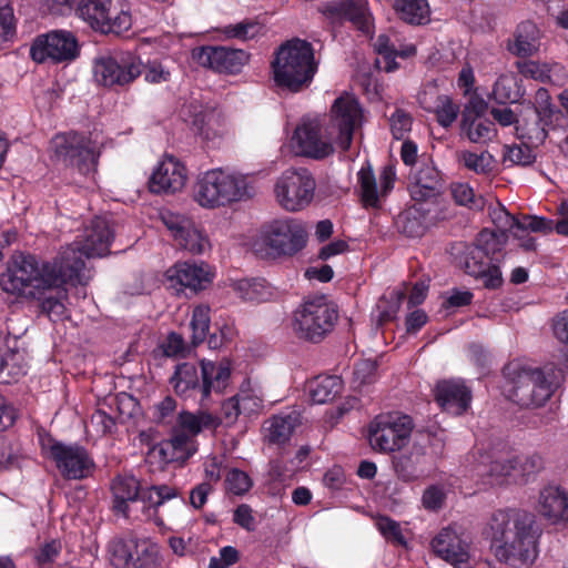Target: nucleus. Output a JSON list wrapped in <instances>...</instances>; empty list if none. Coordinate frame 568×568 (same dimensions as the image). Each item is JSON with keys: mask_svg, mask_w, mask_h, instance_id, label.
Here are the masks:
<instances>
[{"mask_svg": "<svg viewBox=\"0 0 568 568\" xmlns=\"http://www.w3.org/2000/svg\"><path fill=\"white\" fill-rule=\"evenodd\" d=\"M496 557L510 566L532 564L537 558L539 529L535 515L520 508L495 510L484 530Z\"/></svg>", "mask_w": 568, "mask_h": 568, "instance_id": "1", "label": "nucleus"}, {"mask_svg": "<svg viewBox=\"0 0 568 568\" xmlns=\"http://www.w3.org/2000/svg\"><path fill=\"white\" fill-rule=\"evenodd\" d=\"M70 261L74 263L72 250H61L52 262L41 264L32 254L16 252L11 255L0 282L6 292L18 295H34L32 290L45 291L62 284L73 285L78 275L74 270L70 273Z\"/></svg>", "mask_w": 568, "mask_h": 568, "instance_id": "2", "label": "nucleus"}, {"mask_svg": "<svg viewBox=\"0 0 568 568\" xmlns=\"http://www.w3.org/2000/svg\"><path fill=\"white\" fill-rule=\"evenodd\" d=\"M559 362H547L540 366L524 365L518 359L508 362L503 375L511 384L509 396L521 407L544 406L562 385L568 357Z\"/></svg>", "mask_w": 568, "mask_h": 568, "instance_id": "3", "label": "nucleus"}, {"mask_svg": "<svg viewBox=\"0 0 568 568\" xmlns=\"http://www.w3.org/2000/svg\"><path fill=\"white\" fill-rule=\"evenodd\" d=\"M275 85L284 92L307 90L318 71V61L311 42L294 38L282 43L271 63Z\"/></svg>", "mask_w": 568, "mask_h": 568, "instance_id": "4", "label": "nucleus"}, {"mask_svg": "<svg viewBox=\"0 0 568 568\" xmlns=\"http://www.w3.org/2000/svg\"><path fill=\"white\" fill-rule=\"evenodd\" d=\"M307 241L304 222L286 216L262 224L252 248L257 257L276 261L295 256L306 247Z\"/></svg>", "mask_w": 568, "mask_h": 568, "instance_id": "5", "label": "nucleus"}, {"mask_svg": "<svg viewBox=\"0 0 568 568\" xmlns=\"http://www.w3.org/2000/svg\"><path fill=\"white\" fill-rule=\"evenodd\" d=\"M202 383L199 381V374L195 365L183 363L176 366L173 376L170 379L175 393L181 397H191L200 394V402L203 404L209 399L212 390L222 393L229 386L231 381V363L223 359L219 364L203 358L201 362Z\"/></svg>", "mask_w": 568, "mask_h": 568, "instance_id": "6", "label": "nucleus"}, {"mask_svg": "<svg viewBox=\"0 0 568 568\" xmlns=\"http://www.w3.org/2000/svg\"><path fill=\"white\" fill-rule=\"evenodd\" d=\"M114 239V230L106 217L95 216L84 229L81 236L61 250H72L74 263L69 262L70 273L75 271L78 277L73 286L85 285L90 280V270L85 267V260L102 257L110 253V246Z\"/></svg>", "mask_w": 568, "mask_h": 568, "instance_id": "7", "label": "nucleus"}, {"mask_svg": "<svg viewBox=\"0 0 568 568\" xmlns=\"http://www.w3.org/2000/svg\"><path fill=\"white\" fill-rule=\"evenodd\" d=\"M194 200L206 209H214L248 196L246 180L220 169L209 170L197 178Z\"/></svg>", "mask_w": 568, "mask_h": 568, "instance_id": "8", "label": "nucleus"}, {"mask_svg": "<svg viewBox=\"0 0 568 568\" xmlns=\"http://www.w3.org/2000/svg\"><path fill=\"white\" fill-rule=\"evenodd\" d=\"M141 57L132 51H118L94 59L95 82L109 90L119 91L131 85L143 73Z\"/></svg>", "mask_w": 568, "mask_h": 568, "instance_id": "9", "label": "nucleus"}, {"mask_svg": "<svg viewBox=\"0 0 568 568\" xmlns=\"http://www.w3.org/2000/svg\"><path fill=\"white\" fill-rule=\"evenodd\" d=\"M337 318V310L325 296H317L305 301L295 312L296 331L300 337L320 343L333 331Z\"/></svg>", "mask_w": 568, "mask_h": 568, "instance_id": "10", "label": "nucleus"}, {"mask_svg": "<svg viewBox=\"0 0 568 568\" xmlns=\"http://www.w3.org/2000/svg\"><path fill=\"white\" fill-rule=\"evenodd\" d=\"M75 11L94 31L104 34L121 36L132 27L130 10H116L113 0H79Z\"/></svg>", "mask_w": 568, "mask_h": 568, "instance_id": "11", "label": "nucleus"}, {"mask_svg": "<svg viewBox=\"0 0 568 568\" xmlns=\"http://www.w3.org/2000/svg\"><path fill=\"white\" fill-rule=\"evenodd\" d=\"M90 139L74 131L58 133L51 140L54 156L67 166L87 175L97 171L100 153L90 146Z\"/></svg>", "mask_w": 568, "mask_h": 568, "instance_id": "12", "label": "nucleus"}, {"mask_svg": "<svg viewBox=\"0 0 568 568\" xmlns=\"http://www.w3.org/2000/svg\"><path fill=\"white\" fill-rule=\"evenodd\" d=\"M413 428V419L408 415H379L369 425V444L381 453L400 450L408 443Z\"/></svg>", "mask_w": 568, "mask_h": 568, "instance_id": "13", "label": "nucleus"}, {"mask_svg": "<svg viewBox=\"0 0 568 568\" xmlns=\"http://www.w3.org/2000/svg\"><path fill=\"white\" fill-rule=\"evenodd\" d=\"M77 37L67 30H52L34 38L30 47V57L37 63H70L80 55Z\"/></svg>", "mask_w": 568, "mask_h": 568, "instance_id": "14", "label": "nucleus"}, {"mask_svg": "<svg viewBox=\"0 0 568 568\" xmlns=\"http://www.w3.org/2000/svg\"><path fill=\"white\" fill-rule=\"evenodd\" d=\"M316 182L305 169L285 171L275 184V194L280 205L288 212L305 209L313 200Z\"/></svg>", "mask_w": 568, "mask_h": 568, "instance_id": "15", "label": "nucleus"}, {"mask_svg": "<svg viewBox=\"0 0 568 568\" xmlns=\"http://www.w3.org/2000/svg\"><path fill=\"white\" fill-rule=\"evenodd\" d=\"M48 453L64 479H85L95 469L93 457L87 448L79 444H64L59 440H52L48 446Z\"/></svg>", "mask_w": 568, "mask_h": 568, "instance_id": "16", "label": "nucleus"}, {"mask_svg": "<svg viewBox=\"0 0 568 568\" xmlns=\"http://www.w3.org/2000/svg\"><path fill=\"white\" fill-rule=\"evenodd\" d=\"M294 145L300 155L323 160L334 153L335 135L327 128L325 132L317 119H304L295 129Z\"/></svg>", "mask_w": 568, "mask_h": 568, "instance_id": "17", "label": "nucleus"}, {"mask_svg": "<svg viewBox=\"0 0 568 568\" xmlns=\"http://www.w3.org/2000/svg\"><path fill=\"white\" fill-rule=\"evenodd\" d=\"M362 119V108L351 94H342L331 106V119L327 125L334 132L335 144L342 150L351 148L355 128Z\"/></svg>", "mask_w": 568, "mask_h": 568, "instance_id": "18", "label": "nucleus"}, {"mask_svg": "<svg viewBox=\"0 0 568 568\" xmlns=\"http://www.w3.org/2000/svg\"><path fill=\"white\" fill-rule=\"evenodd\" d=\"M192 57L200 65L226 74L240 73L250 60V53L246 51L223 45L195 48Z\"/></svg>", "mask_w": 568, "mask_h": 568, "instance_id": "19", "label": "nucleus"}, {"mask_svg": "<svg viewBox=\"0 0 568 568\" xmlns=\"http://www.w3.org/2000/svg\"><path fill=\"white\" fill-rule=\"evenodd\" d=\"M162 221L179 247L192 254H202L210 246L207 236L191 219L165 212L162 214Z\"/></svg>", "mask_w": 568, "mask_h": 568, "instance_id": "20", "label": "nucleus"}, {"mask_svg": "<svg viewBox=\"0 0 568 568\" xmlns=\"http://www.w3.org/2000/svg\"><path fill=\"white\" fill-rule=\"evenodd\" d=\"M567 128V122L555 121L550 116L539 114L535 109H524L515 126L517 138L535 146L544 144L550 132H566Z\"/></svg>", "mask_w": 568, "mask_h": 568, "instance_id": "21", "label": "nucleus"}, {"mask_svg": "<svg viewBox=\"0 0 568 568\" xmlns=\"http://www.w3.org/2000/svg\"><path fill=\"white\" fill-rule=\"evenodd\" d=\"M435 400L446 413L460 416L470 407L473 394L462 378L438 381L434 389Z\"/></svg>", "mask_w": 568, "mask_h": 568, "instance_id": "22", "label": "nucleus"}, {"mask_svg": "<svg viewBox=\"0 0 568 568\" xmlns=\"http://www.w3.org/2000/svg\"><path fill=\"white\" fill-rule=\"evenodd\" d=\"M485 110L484 101H471L462 111L460 134L471 143L486 144L497 136L495 123L483 118Z\"/></svg>", "mask_w": 568, "mask_h": 568, "instance_id": "23", "label": "nucleus"}, {"mask_svg": "<svg viewBox=\"0 0 568 568\" xmlns=\"http://www.w3.org/2000/svg\"><path fill=\"white\" fill-rule=\"evenodd\" d=\"M196 440L179 428H173L171 437L154 445L149 450V458L160 464L185 463L196 452Z\"/></svg>", "mask_w": 568, "mask_h": 568, "instance_id": "24", "label": "nucleus"}, {"mask_svg": "<svg viewBox=\"0 0 568 568\" xmlns=\"http://www.w3.org/2000/svg\"><path fill=\"white\" fill-rule=\"evenodd\" d=\"M463 267L467 275L481 281L487 290H498L504 284L500 266L490 263L484 252L475 245L466 247Z\"/></svg>", "mask_w": 568, "mask_h": 568, "instance_id": "25", "label": "nucleus"}, {"mask_svg": "<svg viewBox=\"0 0 568 568\" xmlns=\"http://www.w3.org/2000/svg\"><path fill=\"white\" fill-rule=\"evenodd\" d=\"M434 552L455 568H466L469 560V542L455 529L443 528L433 539Z\"/></svg>", "mask_w": 568, "mask_h": 568, "instance_id": "26", "label": "nucleus"}, {"mask_svg": "<svg viewBox=\"0 0 568 568\" xmlns=\"http://www.w3.org/2000/svg\"><path fill=\"white\" fill-rule=\"evenodd\" d=\"M186 182V168L173 156L159 163L149 179V190L152 193H175L181 191Z\"/></svg>", "mask_w": 568, "mask_h": 568, "instance_id": "27", "label": "nucleus"}, {"mask_svg": "<svg viewBox=\"0 0 568 568\" xmlns=\"http://www.w3.org/2000/svg\"><path fill=\"white\" fill-rule=\"evenodd\" d=\"M537 513L552 525L568 524V490L557 485H547L539 490Z\"/></svg>", "mask_w": 568, "mask_h": 568, "instance_id": "28", "label": "nucleus"}, {"mask_svg": "<svg viewBox=\"0 0 568 568\" xmlns=\"http://www.w3.org/2000/svg\"><path fill=\"white\" fill-rule=\"evenodd\" d=\"M409 192L414 201L424 202L435 197L442 186L440 172L429 162L419 161L409 172Z\"/></svg>", "mask_w": 568, "mask_h": 568, "instance_id": "29", "label": "nucleus"}, {"mask_svg": "<svg viewBox=\"0 0 568 568\" xmlns=\"http://www.w3.org/2000/svg\"><path fill=\"white\" fill-rule=\"evenodd\" d=\"M113 510L125 518H139L138 504L140 497V484L134 476L116 477L112 481Z\"/></svg>", "mask_w": 568, "mask_h": 568, "instance_id": "30", "label": "nucleus"}, {"mask_svg": "<svg viewBox=\"0 0 568 568\" xmlns=\"http://www.w3.org/2000/svg\"><path fill=\"white\" fill-rule=\"evenodd\" d=\"M323 13L333 22H352L359 31L368 33L371 30V18L362 0H343L329 3Z\"/></svg>", "mask_w": 568, "mask_h": 568, "instance_id": "31", "label": "nucleus"}, {"mask_svg": "<svg viewBox=\"0 0 568 568\" xmlns=\"http://www.w3.org/2000/svg\"><path fill=\"white\" fill-rule=\"evenodd\" d=\"M433 463L428 458V452L422 444L414 443L410 450L395 458L394 469L404 481H413L419 478Z\"/></svg>", "mask_w": 568, "mask_h": 568, "instance_id": "32", "label": "nucleus"}, {"mask_svg": "<svg viewBox=\"0 0 568 568\" xmlns=\"http://www.w3.org/2000/svg\"><path fill=\"white\" fill-rule=\"evenodd\" d=\"M210 307L205 305H199L194 307L191 318V329H192V346H197L207 339V346L211 351L222 349L226 346L224 342V337L220 336V331L210 333Z\"/></svg>", "mask_w": 568, "mask_h": 568, "instance_id": "33", "label": "nucleus"}, {"mask_svg": "<svg viewBox=\"0 0 568 568\" xmlns=\"http://www.w3.org/2000/svg\"><path fill=\"white\" fill-rule=\"evenodd\" d=\"M206 268L207 265L204 264L197 265L189 262L178 263L174 266V273L170 277L175 278L181 286L196 293L206 288L212 282L211 274Z\"/></svg>", "mask_w": 568, "mask_h": 568, "instance_id": "34", "label": "nucleus"}, {"mask_svg": "<svg viewBox=\"0 0 568 568\" xmlns=\"http://www.w3.org/2000/svg\"><path fill=\"white\" fill-rule=\"evenodd\" d=\"M507 241L508 233L505 231H490L488 229H484L478 233L476 242L473 245L480 248L490 263L499 265L506 255L505 246Z\"/></svg>", "mask_w": 568, "mask_h": 568, "instance_id": "35", "label": "nucleus"}, {"mask_svg": "<svg viewBox=\"0 0 568 568\" xmlns=\"http://www.w3.org/2000/svg\"><path fill=\"white\" fill-rule=\"evenodd\" d=\"M539 30L531 21H524L518 24L515 40L508 45V50L519 57L527 58L538 51Z\"/></svg>", "mask_w": 568, "mask_h": 568, "instance_id": "36", "label": "nucleus"}, {"mask_svg": "<svg viewBox=\"0 0 568 568\" xmlns=\"http://www.w3.org/2000/svg\"><path fill=\"white\" fill-rule=\"evenodd\" d=\"M192 131L207 142L221 136L223 132L221 113L215 109H205L194 113Z\"/></svg>", "mask_w": 568, "mask_h": 568, "instance_id": "37", "label": "nucleus"}, {"mask_svg": "<svg viewBox=\"0 0 568 568\" xmlns=\"http://www.w3.org/2000/svg\"><path fill=\"white\" fill-rule=\"evenodd\" d=\"M267 424L266 439L268 443L282 445L291 438L294 429L300 424V414L291 412L285 415H276L268 419Z\"/></svg>", "mask_w": 568, "mask_h": 568, "instance_id": "38", "label": "nucleus"}, {"mask_svg": "<svg viewBox=\"0 0 568 568\" xmlns=\"http://www.w3.org/2000/svg\"><path fill=\"white\" fill-rule=\"evenodd\" d=\"M501 215L506 220L504 225L515 230V237H520L519 232L527 233L528 231L549 234L554 231L555 227L554 221L544 216L523 215L519 219L511 214Z\"/></svg>", "mask_w": 568, "mask_h": 568, "instance_id": "39", "label": "nucleus"}, {"mask_svg": "<svg viewBox=\"0 0 568 568\" xmlns=\"http://www.w3.org/2000/svg\"><path fill=\"white\" fill-rule=\"evenodd\" d=\"M393 8L398 18L408 24L422 26L429 21L427 0H394Z\"/></svg>", "mask_w": 568, "mask_h": 568, "instance_id": "40", "label": "nucleus"}, {"mask_svg": "<svg viewBox=\"0 0 568 568\" xmlns=\"http://www.w3.org/2000/svg\"><path fill=\"white\" fill-rule=\"evenodd\" d=\"M138 541L132 535L113 538L108 546L111 564L116 568H131Z\"/></svg>", "mask_w": 568, "mask_h": 568, "instance_id": "41", "label": "nucleus"}, {"mask_svg": "<svg viewBox=\"0 0 568 568\" xmlns=\"http://www.w3.org/2000/svg\"><path fill=\"white\" fill-rule=\"evenodd\" d=\"M516 475L514 456L491 460L483 474L485 484L490 486L517 484Z\"/></svg>", "mask_w": 568, "mask_h": 568, "instance_id": "42", "label": "nucleus"}, {"mask_svg": "<svg viewBox=\"0 0 568 568\" xmlns=\"http://www.w3.org/2000/svg\"><path fill=\"white\" fill-rule=\"evenodd\" d=\"M343 388V382L337 376H317L308 384L311 400L314 404L332 402Z\"/></svg>", "mask_w": 568, "mask_h": 568, "instance_id": "43", "label": "nucleus"}, {"mask_svg": "<svg viewBox=\"0 0 568 568\" xmlns=\"http://www.w3.org/2000/svg\"><path fill=\"white\" fill-rule=\"evenodd\" d=\"M234 288L240 297L246 302L262 303L272 296L271 287L264 278L240 280Z\"/></svg>", "mask_w": 568, "mask_h": 568, "instance_id": "44", "label": "nucleus"}, {"mask_svg": "<svg viewBox=\"0 0 568 568\" xmlns=\"http://www.w3.org/2000/svg\"><path fill=\"white\" fill-rule=\"evenodd\" d=\"M159 547L145 539H139L131 568H161Z\"/></svg>", "mask_w": 568, "mask_h": 568, "instance_id": "45", "label": "nucleus"}, {"mask_svg": "<svg viewBox=\"0 0 568 568\" xmlns=\"http://www.w3.org/2000/svg\"><path fill=\"white\" fill-rule=\"evenodd\" d=\"M361 186V201L364 207H379L378 189L373 170L362 168L357 174Z\"/></svg>", "mask_w": 568, "mask_h": 568, "instance_id": "46", "label": "nucleus"}, {"mask_svg": "<svg viewBox=\"0 0 568 568\" xmlns=\"http://www.w3.org/2000/svg\"><path fill=\"white\" fill-rule=\"evenodd\" d=\"M374 48L375 52L381 57V59L376 60L377 68L383 69L386 72H393L398 68V63L396 62L398 53L387 34H379L376 38Z\"/></svg>", "mask_w": 568, "mask_h": 568, "instance_id": "47", "label": "nucleus"}, {"mask_svg": "<svg viewBox=\"0 0 568 568\" xmlns=\"http://www.w3.org/2000/svg\"><path fill=\"white\" fill-rule=\"evenodd\" d=\"M212 423L213 417L207 413L196 415L190 412H182L179 414L178 426L175 428L186 432L187 435L195 438L203 427H209Z\"/></svg>", "mask_w": 568, "mask_h": 568, "instance_id": "48", "label": "nucleus"}, {"mask_svg": "<svg viewBox=\"0 0 568 568\" xmlns=\"http://www.w3.org/2000/svg\"><path fill=\"white\" fill-rule=\"evenodd\" d=\"M526 109H535L539 114L550 116L555 121H561L568 123V118L565 113L557 109L551 103V97L549 91L545 88H539L535 93V101L532 104L528 105Z\"/></svg>", "mask_w": 568, "mask_h": 568, "instance_id": "49", "label": "nucleus"}, {"mask_svg": "<svg viewBox=\"0 0 568 568\" xmlns=\"http://www.w3.org/2000/svg\"><path fill=\"white\" fill-rule=\"evenodd\" d=\"M64 285L54 287L55 294L44 296L40 303L41 311L49 317L55 316L58 320H62L65 316L67 307L64 301L68 300V291Z\"/></svg>", "mask_w": 568, "mask_h": 568, "instance_id": "50", "label": "nucleus"}, {"mask_svg": "<svg viewBox=\"0 0 568 568\" xmlns=\"http://www.w3.org/2000/svg\"><path fill=\"white\" fill-rule=\"evenodd\" d=\"M517 484H526L531 476L539 473L542 467V458L539 455L514 456Z\"/></svg>", "mask_w": 568, "mask_h": 568, "instance_id": "51", "label": "nucleus"}, {"mask_svg": "<svg viewBox=\"0 0 568 568\" xmlns=\"http://www.w3.org/2000/svg\"><path fill=\"white\" fill-rule=\"evenodd\" d=\"M260 31V23L250 19H245L235 24H227L222 29V33L225 38L237 39L242 41L254 39L258 36Z\"/></svg>", "mask_w": 568, "mask_h": 568, "instance_id": "52", "label": "nucleus"}, {"mask_svg": "<svg viewBox=\"0 0 568 568\" xmlns=\"http://www.w3.org/2000/svg\"><path fill=\"white\" fill-rule=\"evenodd\" d=\"M459 162L476 174H486L491 170L493 156L487 151L477 154L466 150L460 153Z\"/></svg>", "mask_w": 568, "mask_h": 568, "instance_id": "53", "label": "nucleus"}, {"mask_svg": "<svg viewBox=\"0 0 568 568\" xmlns=\"http://www.w3.org/2000/svg\"><path fill=\"white\" fill-rule=\"evenodd\" d=\"M27 373L22 357H0V383L11 384Z\"/></svg>", "mask_w": 568, "mask_h": 568, "instance_id": "54", "label": "nucleus"}, {"mask_svg": "<svg viewBox=\"0 0 568 568\" xmlns=\"http://www.w3.org/2000/svg\"><path fill=\"white\" fill-rule=\"evenodd\" d=\"M450 194L458 205L469 209H480L484 205L483 197H476L474 189L468 183H452Z\"/></svg>", "mask_w": 568, "mask_h": 568, "instance_id": "55", "label": "nucleus"}, {"mask_svg": "<svg viewBox=\"0 0 568 568\" xmlns=\"http://www.w3.org/2000/svg\"><path fill=\"white\" fill-rule=\"evenodd\" d=\"M253 486V480L243 470L239 468L230 469L225 475V490L235 496L246 494Z\"/></svg>", "mask_w": 568, "mask_h": 568, "instance_id": "56", "label": "nucleus"}, {"mask_svg": "<svg viewBox=\"0 0 568 568\" xmlns=\"http://www.w3.org/2000/svg\"><path fill=\"white\" fill-rule=\"evenodd\" d=\"M517 71L527 79H534L540 82L551 80L550 68L547 63H540L532 60H523L516 62Z\"/></svg>", "mask_w": 568, "mask_h": 568, "instance_id": "57", "label": "nucleus"}, {"mask_svg": "<svg viewBox=\"0 0 568 568\" xmlns=\"http://www.w3.org/2000/svg\"><path fill=\"white\" fill-rule=\"evenodd\" d=\"M459 105L447 95H440L435 109L436 120L443 128H449L457 119Z\"/></svg>", "mask_w": 568, "mask_h": 568, "instance_id": "58", "label": "nucleus"}, {"mask_svg": "<svg viewBox=\"0 0 568 568\" xmlns=\"http://www.w3.org/2000/svg\"><path fill=\"white\" fill-rule=\"evenodd\" d=\"M416 444H422L428 452V458L434 464L436 459L443 456L445 449L444 434L422 433L417 436Z\"/></svg>", "mask_w": 568, "mask_h": 568, "instance_id": "59", "label": "nucleus"}, {"mask_svg": "<svg viewBox=\"0 0 568 568\" xmlns=\"http://www.w3.org/2000/svg\"><path fill=\"white\" fill-rule=\"evenodd\" d=\"M376 527L387 541L398 546L406 545V540L403 535L402 528L399 524L394 519L387 516H381L376 520Z\"/></svg>", "mask_w": 568, "mask_h": 568, "instance_id": "60", "label": "nucleus"}, {"mask_svg": "<svg viewBox=\"0 0 568 568\" xmlns=\"http://www.w3.org/2000/svg\"><path fill=\"white\" fill-rule=\"evenodd\" d=\"M515 83L507 77H499L494 83L491 98L498 104H507L508 102H515L517 99V92L514 89Z\"/></svg>", "mask_w": 568, "mask_h": 568, "instance_id": "61", "label": "nucleus"}, {"mask_svg": "<svg viewBox=\"0 0 568 568\" xmlns=\"http://www.w3.org/2000/svg\"><path fill=\"white\" fill-rule=\"evenodd\" d=\"M536 148L537 146L528 143L527 141H521L520 145L509 148L507 159L517 165H530L536 160V154L534 152V149Z\"/></svg>", "mask_w": 568, "mask_h": 568, "instance_id": "62", "label": "nucleus"}, {"mask_svg": "<svg viewBox=\"0 0 568 568\" xmlns=\"http://www.w3.org/2000/svg\"><path fill=\"white\" fill-rule=\"evenodd\" d=\"M89 426L99 436L112 434L115 430V419L102 409H97L90 417Z\"/></svg>", "mask_w": 568, "mask_h": 568, "instance_id": "63", "label": "nucleus"}, {"mask_svg": "<svg viewBox=\"0 0 568 568\" xmlns=\"http://www.w3.org/2000/svg\"><path fill=\"white\" fill-rule=\"evenodd\" d=\"M377 369V362L372 357L357 361L354 366V378L359 385L371 383Z\"/></svg>", "mask_w": 568, "mask_h": 568, "instance_id": "64", "label": "nucleus"}]
</instances>
